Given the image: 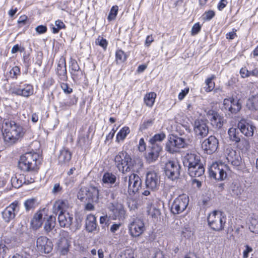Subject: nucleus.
I'll use <instances>...</instances> for the list:
<instances>
[{
  "mask_svg": "<svg viewBox=\"0 0 258 258\" xmlns=\"http://www.w3.org/2000/svg\"><path fill=\"white\" fill-rule=\"evenodd\" d=\"M3 131L4 140L8 146L16 143L24 135V130L19 123L14 121H6Z\"/></svg>",
  "mask_w": 258,
  "mask_h": 258,
  "instance_id": "obj_1",
  "label": "nucleus"
},
{
  "mask_svg": "<svg viewBox=\"0 0 258 258\" xmlns=\"http://www.w3.org/2000/svg\"><path fill=\"white\" fill-rule=\"evenodd\" d=\"M68 207V203L64 200L56 201L53 206V212L56 215L58 214V221L62 227H69L72 222L73 217L68 213H66Z\"/></svg>",
  "mask_w": 258,
  "mask_h": 258,
  "instance_id": "obj_2",
  "label": "nucleus"
},
{
  "mask_svg": "<svg viewBox=\"0 0 258 258\" xmlns=\"http://www.w3.org/2000/svg\"><path fill=\"white\" fill-rule=\"evenodd\" d=\"M39 155L35 152H27L21 156L18 162L19 168L24 171H35L40 163Z\"/></svg>",
  "mask_w": 258,
  "mask_h": 258,
  "instance_id": "obj_3",
  "label": "nucleus"
},
{
  "mask_svg": "<svg viewBox=\"0 0 258 258\" xmlns=\"http://www.w3.org/2000/svg\"><path fill=\"white\" fill-rule=\"evenodd\" d=\"M207 220L211 229L220 231L224 228L226 217L223 212L214 211L209 215Z\"/></svg>",
  "mask_w": 258,
  "mask_h": 258,
  "instance_id": "obj_4",
  "label": "nucleus"
},
{
  "mask_svg": "<svg viewBox=\"0 0 258 258\" xmlns=\"http://www.w3.org/2000/svg\"><path fill=\"white\" fill-rule=\"evenodd\" d=\"M160 184V177L155 171H149L146 174L145 185L147 189L144 190L142 195L147 196L150 195V191L157 190Z\"/></svg>",
  "mask_w": 258,
  "mask_h": 258,
  "instance_id": "obj_5",
  "label": "nucleus"
},
{
  "mask_svg": "<svg viewBox=\"0 0 258 258\" xmlns=\"http://www.w3.org/2000/svg\"><path fill=\"white\" fill-rule=\"evenodd\" d=\"M187 145L185 139L177 136L171 135L168 137L165 149L169 153H174L179 152L180 149L185 148Z\"/></svg>",
  "mask_w": 258,
  "mask_h": 258,
  "instance_id": "obj_6",
  "label": "nucleus"
},
{
  "mask_svg": "<svg viewBox=\"0 0 258 258\" xmlns=\"http://www.w3.org/2000/svg\"><path fill=\"white\" fill-rule=\"evenodd\" d=\"M189 203L188 197L183 194L175 198L171 206V212L174 215L179 214L187 208Z\"/></svg>",
  "mask_w": 258,
  "mask_h": 258,
  "instance_id": "obj_7",
  "label": "nucleus"
},
{
  "mask_svg": "<svg viewBox=\"0 0 258 258\" xmlns=\"http://www.w3.org/2000/svg\"><path fill=\"white\" fill-rule=\"evenodd\" d=\"M124 184L127 185L128 192L136 193L142 188V180L139 176L133 173L128 177L125 176L122 178Z\"/></svg>",
  "mask_w": 258,
  "mask_h": 258,
  "instance_id": "obj_8",
  "label": "nucleus"
},
{
  "mask_svg": "<svg viewBox=\"0 0 258 258\" xmlns=\"http://www.w3.org/2000/svg\"><path fill=\"white\" fill-rule=\"evenodd\" d=\"M12 94L18 96L28 97L33 94V87L28 84H23L22 82L16 84L10 88Z\"/></svg>",
  "mask_w": 258,
  "mask_h": 258,
  "instance_id": "obj_9",
  "label": "nucleus"
},
{
  "mask_svg": "<svg viewBox=\"0 0 258 258\" xmlns=\"http://www.w3.org/2000/svg\"><path fill=\"white\" fill-rule=\"evenodd\" d=\"M109 216L113 220H123L125 217V211L123 205L118 202L111 203L108 206Z\"/></svg>",
  "mask_w": 258,
  "mask_h": 258,
  "instance_id": "obj_10",
  "label": "nucleus"
},
{
  "mask_svg": "<svg viewBox=\"0 0 258 258\" xmlns=\"http://www.w3.org/2000/svg\"><path fill=\"white\" fill-rule=\"evenodd\" d=\"M180 166L176 161H169L164 167L166 176L168 178L174 180L177 179L180 175Z\"/></svg>",
  "mask_w": 258,
  "mask_h": 258,
  "instance_id": "obj_11",
  "label": "nucleus"
},
{
  "mask_svg": "<svg viewBox=\"0 0 258 258\" xmlns=\"http://www.w3.org/2000/svg\"><path fill=\"white\" fill-rule=\"evenodd\" d=\"M222 110L230 114H236L241 108L239 100L229 97L224 99Z\"/></svg>",
  "mask_w": 258,
  "mask_h": 258,
  "instance_id": "obj_12",
  "label": "nucleus"
},
{
  "mask_svg": "<svg viewBox=\"0 0 258 258\" xmlns=\"http://www.w3.org/2000/svg\"><path fill=\"white\" fill-rule=\"evenodd\" d=\"M19 210V202L15 201L8 206L2 212L3 219L6 222L9 223L15 218Z\"/></svg>",
  "mask_w": 258,
  "mask_h": 258,
  "instance_id": "obj_13",
  "label": "nucleus"
},
{
  "mask_svg": "<svg viewBox=\"0 0 258 258\" xmlns=\"http://www.w3.org/2000/svg\"><path fill=\"white\" fill-rule=\"evenodd\" d=\"M227 167L223 165H213L209 169V176L218 180H223L227 177Z\"/></svg>",
  "mask_w": 258,
  "mask_h": 258,
  "instance_id": "obj_14",
  "label": "nucleus"
},
{
  "mask_svg": "<svg viewBox=\"0 0 258 258\" xmlns=\"http://www.w3.org/2000/svg\"><path fill=\"white\" fill-rule=\"evenodd\" d=\"M219 146V140L214 136H210L202 144V148L208 154L215 153Z\"/></svg>",
  "mask_w": 258,
  "mask_h": 258,
  "instance_id": "obj_15",
  "label": "nucleus"
},
{
  "mask_svg": "<svg viewBox=\"0 0 258 258\" xmlns=\"http://www.w3.org/2000/svg\"><path fill=\"white\" fill-rule=\"evenodd\" d=\"M129 232L132 237L140 236L145 230L143 221L140 219H134L128 225Z\"/></svg>",
  "mask_w": 258,
  "mask_h": 258,
  "instance_id": "obj_16",
  "label": "nucleus"
},
{
  "mask_svg": "<svg viewBox=\"0 0 258 258\" xmlns=\"http://www.w3.org/2000/svg\"><path fill=\"white\" fill-rule=\"evenodd\" d=\"M194 132L196 135L200 138L206 137L209 133V127L207 120L203 119H197L195 121Z\"/></svg>",
  "mask_w": 258,
  "mask_h": 258,
  "instance_id": "obj_17",
  "label": "nucleus"
},
{
  "mask_svg": "<svg viewBox=\"0 0 258 258\" xmlns=\"http://www.w3.org/2000/svg\"><path fill=\"white\" fill-rule=\"evenodd\" d=\"M206 115L211 125L216 129H220L223 125V117L216 111L210 109L206 112Z\"/></svg>",
  "mask_w": 258,
  "mask_h": 258,
  "instance_id": "obj_18",
  "label": "nucleus"
},
{
  "mask_svg": "<svg viewBox=\"0 0 258 258\" xmlns=\"http://www.w3.org/2000/svg\"><path fill=\"white\" fill-rule=\"evenodd\" d=\"M225 156L227 161L234 166H238L241 163V158L239 153L231 148H227L225 151Z\"/></svg>",
  "mask_w": 258,
  "mask_h": 258,
  "instance_id": "obj_19",
  "label": "nucleus"
},
{
  "mask_svg": "<svg viewBox=\"0 0 258 258\" xmlns=\"http://www.w3.org/2000/svg\"><path fill=\"white\" fill-rule=\"evenodd\" d=\"M162 151V146L161 145L150 146L149 148L145 154V159L148 163L155 162L157 160L160 152Z\"/></svg>",
  "mask_w": 258,
  "mask_h": 258,
  "instance_id": "obj_20",
  "label": "nucleus"
},
{
  "mask_svg": "<svg viewBox=\"0 0 258 258\" xmlns=\"http://www.w3.org/2000/svg\"><path fill=\"white\" fill-rule=\"evenodd\" d=\"M38 249L41 252L49 253L52 249V243L46 237L40 236L36 241Z\"/></svg>",
  "mask_w": 258,
  "mask_h": 258,
  "instance_id": "obj_21",
  "label": "nucleus"
},
{
  "mask_svg": "<svg viewBox=\"0 0 258 258\" xmlns=\"http://www.w3.org/2000/svg\"><path fill=\"white\" fill-rule=\"evenodd\" d=\"M45 220L44 225L45 232L50 237H55L57 233V229L55 228V217L47 215Z\"/></svg>",
  "mask_w": 258,
  "mask_h": 258,
  "instance_id": "obj_22",
  "label": "nucleus"
},
{
  "mask_svg": "<svg viewBox=\"0 0 258 258\" xmlns=\"http://www.w3.org/2000/svg\"><path fill=\"white\" fill-rule=\"evenodd\" d=\"M60 236L58 246L62 255H65L69 250V243L68 239L69 233L67 231L61 230L59 232Z\"/></svg>",
  "mask_w": 258,
  "mask_h": 258,
  "instance_id": "obj_23",
  "label": "nucleus"
},
{
  "mask_svg": "<svg viewBox=\"0 0 258 258\" xmlns=\"http://www.w3.org/2000/svg\"><path fill=\"white\" fill-rule=\"evenodd\" d=\"M183 164L185 167H190L202 164L201 162V157L199 155L194 153H187L183 159Z\"/></svg>",
  "mask_w": 258,
  "mask_h": 258,
  "instance_id": "obj_24",
  "label": "nucleus"
},
{
  "mask_svg": "<svg viewBox=\"0 0 258 258\" xmlns=\"http://www.w3.org/2000/svg\"><path fill=\"white\" fill-rule=\"evenodd\" d=\"M128 154L126 152H120L114 158L116 166L119 171L124 173V168L128 160Z\"/></svg>",
  "mask_w": 258,
  "mask_h": 258,
  "instance_id": "obj_25",
  "label": "nucleus"
},
{
  "mask_svg": "<svg viewBox=\"0 0 258 258\" xmlns=\"http://www.w3.org/2000/svg\"><path fill=\"white\" fill-rule=\"evenodd\" d=\"M238 128L245 136L250 137L253 136L255 127L245 120H241L238 123Z\"/></svg>",
  "mask_w": 258,
  "mask_h": 258,
  "instance_id": "obj_26",
  "label": "nucleus"
},
{
  "mask_svg": "<svg viewBox=\"0 0 258 258\" xmlns=\"http://www.w3.org/2000/svg\"><path fill=\"white\" fill-rule=\"evenodd\" d=\"M56 72L61 81H66L67 80L66 59L63 57L60 58L58 61Z\"/></svg>",
  "mask_w": 258,
  "mask_h": 258,
  "instance_id": "obj_27",
  "label": "nucleus"
},
{
  "mask_svg": "<svg viewBox=\"0 0 258 258\" xmlns=\"http://www.w3.org/2000/svg\"><path fill=\"white\" fill-rule=\"evenodd\" d=\"M46 216L44 210L39 211L35 214L31 222L33 228L37 229L40 227L43 221L45 220Z\"/></svg>",
  "mask_w": 258,
  "mask_h": 258,
  "instance_id": "obj_28",
  "label": "nucleus"
},
{
  "mask_svg": "<svg viewBox=\"0 0 258 258\" xmlns=\"http://www.w3.org/2000/svg\"><path fill=\"white\" fill-rule=\"evenodd\" d=\"M129 158L127 162L126 163V167L124 168V173L130 171H138L143 165V162L140 160H135L132 159L130 155H128Z\"/></svg>",
  "mask_w": 258,
  "mask_h": 258,
  "instance_id": "obj_29",
  "label": "nucleus"
},
{
  "mask_svg": "<svg viewBox=\"0 0 258 258\" xmlns=\"http://www.w3.org/2000/svg\"><path fill=\"white\" fill-rule=\"evenodd\" d=\"M189 175L192 177H202L205 172L203 164L190 167L188 168Z\"/></svg>",
  "mask_w": 258,
  "mask_h": 258,
  "instance_id": "obj_30",
  "label": "nucleus"
},
{
  "mask_svg": "<svg viewBox=\"0 0 258 258\" xmlns=\"http://www.w3.org/2000/svg\"><path fill=\"white\" fill-rule=\"evenodd\" d=\"M96 217L93 215H88L87 217L85 223V229L86 231L88 232H92L96 230Z\"/></svg>",
  "mask_w": 258,
  "mask_h": 258,
  "instance_id": "obj_31",
  "label": "nucleus"
},
{
  "mask_svg": "<svg viewBox=\"0 0 258 258\" xmlns=\"http://www.w3.org/2000/svg\"><path fill=\"white\" fill-rule=\"evenodd\" d=\"M228 134L230 140L235 143H238L241 141V136L239 128L231 127L228 130Z\"/></svg>",
  "mask_w": 258,
  "mask_h": 258,
  "instance_id": "obj_32",
  "label": "nucleus"
},
{
  "mask_svg": "<svg viewBox=\"0 0 258 258\" xmlns=\"http://www.w3.org/2000/svg\"><path fill=\"white\" fill-rule=\"evenodd\" d=\"M116 180V176L111 172H106L103 175L102 181L103 184L111 185Z\"/></svg>",
  "mask_w": 258,
  "mask_h": 258,
  "instance_id": "obj_33",
  "label": "nucleus"
},
{
  "mask_svg": "<svg viewBox=\"0 0 258 258\" xmlns=\"http://www.w3.org/2000/svg\"><path fill=\"white\" fill-rule=\"evenodd\" d=\"M71 159V154L70 152L65 148L60 151L58 156V161L60 163H66L68 162Z\"/></svg>",
  "mask_w": 258,
  "mask_h": 258,
  "instance_id": "obj_34",
  "label": "nucleus"
},
{
  "mask_svg": "<svg viewBox=\"0 0 258 258\" xmlns=\"http://www.w3.org/2000/svg\"><path fill=\"white\" fill-rule=\"evenodd\" d=\"M11 183L13 187L19 188L23 183H26L25 179L23 175H16L11 178Z\"/></svg>",
  "mask_w": 258,
  "mask_h": 258,
  "instance_id": "obj_35",
  "label": "nucleus"
},
{
  "mask_svg": "<svg viewBox=\"0 0 258 258\" xmlns=\"http://www.w3.org/2000/svg\"><path fill=\"white\" fill-rule=\"evenodd\" d=\"M165 134L161 133L160 134H155L153 137L149 140V144L151 146H154V145H161L158 142L162 141L165 138Z\"/></svg>",
  "mask_w": 258,
  "mask_h": 258,
  "instance_id": "obj_36",
  "label": "nucleus"
},
{
  "mask_svg": "<svg viewBox=\"0 0 258 258\" xmlns=\"http://www.w3.org/2000/svg\"><path fill=\"white\" fill-rule=\"evenodd\" d=\"M71 68L72 70V78L74 81L79 80L78 73L80 70V67L75 60H72L71 61Z\"/></svg>",
  "mask_w": 258,
  "mask_h": 258,
  "instance_id": "obj_37",
  "label": "nucleus"
},
{
  "mask_svg": "<svg viewBox=\"0 0 258 258\" xmlns=\"http://www.w3.org/2000/svg\"><path fill=\"white\" fill-rule=\"evenodd\" d=\"M215 78V76L212 75L211 77L207 78L205 81L206 86L204 87L206 92H211L215 88V84L213 80Z\"/></svg>",
  "mask_w": 258,
  "mask_h": 258,
  "instance_id": "obj_38",
  "label": "nucleus"
},
{
  "mask_svg": "<svg viewBox=\"0 0 258 258\" xmlns=\"http://www.w3.org/2000/svg\"><path fill=\"white\" fill-rule=\"evenodd\" d=\"M156 97V93L150 92L147 94L144 97V102L147 106L152 107L154 103Z\"/></svg>",
  "mask_w": 258,
  "mask_h": 258,
  "instance_id": "obj_39",
  "label": "nucleus"
},
{
  "mask_svg": "<svg viewBox=\"0 0 258 258\" xmlns=\"http://www.w3.org/2000/svg\"><path fill=\"white\" fill-rule=\"evenodd\" d=\"M37 201L36 198L27 199L24 202V206L27 211L34 209L37 205Z\"/></svg>",
  "mask_w": 258,
  "mask_h": 258,
  "instance_id": "obj_40",
  "label": "nucleus"
},
{
  "mask_svg": "<svg viewBox=\"0 0 258 258\" xmlns=\"http://www.w3.org/2000/svg\"><path fill=\"white\" fill-rule=\"evenodd\" d=\"M130 133V130L128 127L124 126L122 128L116 135V141L119 142L120 140H124L126 136Z\"/></svg>",
  "mask_w": 258,
  "mask_h": 258,
  "instance_id": "obj_41",
  "label": "nucleus"
},
{
  "mask_svg": "<svg viewBox=\"0 0 258 258\" xmlns=\"http://www.w3.org/2000/svg\"><path fill=\"white\" fill-rule=\"evenodd\" d=\"M249 229L251 232L258 234V217L251 219L249 224Z\"/></svg>",
  "mask_w": 258,
  "mask_h": 258,
  "instance_id": "obj_42",
  "label": "nucleus"
},
{
  "mask_svg": "<svg viewBox=\"0 0 258 258\" xmlns=\"http://www.w3.org/2000/svg\"><path fill=\"white\" fill-rule=\"evenodd\" d=\"M50 28L52 30V32L54 34L57 33L59 31L65 28V25L60 20H57L55 22V25H51Z\"/></svg>",
  "mask_w": 258,
  "mask_h": 258,
  "instance_id": "obj_43",
  "label": "nucleus"
},
{
  "mask_svg": "<svg viewBox=\"0 0 258 258\" xmlns=\"http://www.w3.org/2000/svg\"><path fill=\"white\" fill-rule=\"evenodd\" d=\"M134 252L132 249H126L121 252L117 258H134Z\"/></svg>",
  "mask_w": 258,
  "mask_h": 258,
  "instance_id": "obj_44",
  "label": "nucleus"
},
{
  "mask_svg": "<svg viewBox=\"0 0 258 258\" xmlns=\"http://www.w3.org/2000/svg\"><path fill=\"white\" fill-rule=\"evenodd\" d=\"M116 61L117 63L123 62L126 59L124 52L121 50H118L116 52Z\"/></svg>",
  "mask_w": 258,
  "mask_h": 258,
  "instance_id": "obj_45",
  "label": "nucleus"
},
{
  "mask_svg": "<svg viewBox=\"0 0 258 258\" xmlns=\"http://www.w3.org/2000/svg\"><path fill=\"white\" fill-rule=\"evenodd\" d=\"M154 121V119L151 118L144 120L140 125V131H143L150 127L153 125Z\"/></svg>",
  "mask_w": 258,
  "mask_h": 258,
  "instance_id": "obj_46",
  "label": "nucleus"
},
{
  "mask_svg": "<svg viewBox=\"0 0 258 258\" xmlns=\"http://www.w3.org/2000/svg\"><path fill=\"white\" fill-rule=\"evenodd\" d=\"M20 73V69L18 66L13 67L10 71V76L12 79H17Z\"/></svg>",
  "mask_w": 258,
  "mask_h": 258,
  "instance_id": "obj_47",
  "label": "nucleus"
},
{
  "mask_svg": "<svg viewBox=\"0 0 258 258\" xmlns=\"http://www.w3.org/2000/svg\"><path fill=\"white\" fill-rule=\"evenodd\" d=\"M118 10V7L117 6H114L112 7L107 18L108 21H111L115 19L117 14Z\"/></svg>",
  "mask_w": 258,
  "mask_h": 258,
  "instance_id": "obj_48",
  "label": "nucleus"
},
{
  "mask_svg": "<svg viewBox=\"0 0 258 258\" xmlns=\"http://www.w3.org/2000/svg\"><path fill=\"white\" fill-rule=\"evenodd\" d=\"M215 16V13L212 10L205 12L202 16L204 21H210Z\"/></svg>",
  "mask_w": 258,
  "mask_h": 258,
  "instance_id": "obj_49",
  "label": "nucleus"
},
{
  "mask_svg": "<svg viewBox=\"0 0 258 258\" xmlns=\"http://www.w3.org/2000/svg\"><path fill=\"white\" fill-rule=\"evenodd\" d=\"M96 44L101 46L104 50L106 49L107 46V42L105 39L103 37H99L96 40Z\"/></svg>",
  "mask_w": 258,
  "mask_h": 258,
  "instance_id": "obj_50",
  "label": "nucleus"
},
{
  "mask_svg": "<svg viewBox=\"0 0 258 258\" xmlns=\"http://www.w3.org/2000/svg\"><path fill=\"white\" fill-rule=\"evenodd\" d=\"M201 26L199 24V23H196L192 26L191 31V34L192 35H197L201 30Z\"/></svg>",
  "mask_w": 258,
  "mask_h": 258,
  "instance_id": "obj_51",
  "label": "nucleus"
},
{
  "mask_svg": "<svg viewBox=\"0 0 258 258\" xmlns=\"http://www.w3.org/2000/svg\"><path fill=\"white\" fill-rule=\"evenodd\" d=\"M54 83V80L52 78H47L43 83V87L45 88L48 89Z\"/></svg>",
  "mask_w": 258,
  "mask_h": 258,
  "instance_id": "obj_52",
  "label": "nucleus"
},
{
  "mask_svg": "<svg viewBox=\"0 0 258 258\" xmlns=\"http://www.w3.org/2000/svg\"><path fill=\"white\" fill-rule=\"evenodd\" d=\"M138 149L141 152H144L146 149V144L143 138L140 139L139 141Z\"/></svg>",
  "mask_w": 258,
  "mask_h": 258,
  "instance_id": "obj_53",
  "label": "nucleus"
},
{
  "mask_svg": "<svg viewBox=\"0 0 258 258\" xmlns=\"http://www.w3.org/2000/svg\"><path fill=\"white\" fill-rule=\"evenodd\" d=\"M8 250V248L5 245L0 244V258H4Z\"/></svg>",
  "mask_w": 258,
  "mask_h": 258,
  "instance_id": "obj_54",
  "label": "nucleus"
},
{
  "mask_svg": "<svg viewBox=\"0 0 258 258\" xmlns=\"http://www.w3.org/2000/svg\"><path fill=\"white\" fill-rule=\"evenodd\" d=\"M231 189L232 194L234 195L238 196L241 193V189L239 188V186L236 184H233L231 186Z\"/></svg>",
  "mask_w": 258,
  "mask_h": 258,
  "instance_id": "obj_55",
  "label": "nucleus"
},
{
  "mask_svg": "<svg viewBox=\"0 0 258 258\" xmlns=\"http://www.w3.org/2000/svg\"><path fill=\"white\" fill-rule=\"evenodd\" d=\"M60 86L62 90L66 94H70L72 92V89L69 87L68 84L62 83Z\"/></svg>",
  "mask_w": 258,
  "mask_h": 258,
  "instance_id": "obj_56",
  "label": "nucleus"
},
{
  "mask_svg": "<svg viewBox=\"0 0 258 258\" xmlns=\"http://www.w3.org/2000/svg\"><path fill=\"white\" fill-rule=\"evenodd\" d=\"M240 74L242 78L249 77V71L245 68H242L240 70Z\"/></svg>",
  "mask_w": 258,
  "mask_h": 258,
  "instance_id": "obj_57",
  "label": "nucleus"
},
{
  "mask_svg": "<svg viewBox=\"0 0 258 258\" xmlns=\"http://www.w3.org/2000/svg\"><path fill=\"white\" fill-rule=\"evenodd\" d=\"M245 249L243 252V257L247 258L248 257V254L252 252L253 249L252 247L248 245H245Z\"/></svg>",
  "mask_w": 258,
  "mask_h": 258,
  "instance_id": "obj_58",
  "label": "nucleus"
},
{
  "mask_svg": "<svg viewBox=\"0 0 258 258\" xmlns=\"http://www.w3.org/2000/svg\"><path fill=\"white\" fill-rule=\"evenodd\" d=\"M47 27L44 25H39L36 28V31L39 34H43L47 31Z\"/></svg>",
  "mask_w": 258,
  "mask_h": 258,
  "instance_id": "obj_59",
  "label": "nucleus"
},
{
  "mask_svg": "<svg viewBox=\"0 0 258 258\" xmlns=\"http://www.w3.org/2000/svg\"><path fill=\"white\" fill-rule=\"evenodd\" d=\"M27 21V17L25 15L21 16L18 20V23L20 25V26H24L26 24Z\"/></svg>",
  "mask_w": 258,
  "mask_h": 258,
  "instance_id": "obj_60",
  "label": "nucleus"
},
{
  "mask_svg": "<svg viewBox=\"0 0 258 258\" xmlns=\"http://www.w3.org/2000/svg\"><path fill=\"white\" fill-rule=\"evenodd\" d=\"M189 92V88H185L184 90H182L181 92L178 94V99L180 100H182L186 96V95Z\"/></svg>",
  "mask_w": 258,
  "mask_h": 258,
  "instance_id": "obj_61",
  "label": "nucleus"
},
{
  "mask_svg": "<svg viewBox=\"0 0 258 258\" xmlns=\"http://www.w3.org/2000/svg\"><path fill=\"white\" fill-rule=\"evenodd\" d=\"M227 2L226 0H220V2L218 5V9L219 10L221 11L226 6Z\"/></svg>",
  "mask_w": 258,
  "mask_h": 258,
  "instance_id": "obj_62",
  "label": "nucleus"
},
{
  "mask_svg": "<svg viewBox=\"0 0 258 258\" xmlns=\"http://www.w3.org/2000/svg\"><path fill=\"white\" fill-rule=\"evenodd\" d=\"M182 235L183 237L188 238L193 235V233L188 228H185L184 231H183Z\"/></svg>",
  "mask_w": 258,
  "mask_h": 258,
  "instance_id": "obj_63",
  "label": "nucleus"
},
{
  "mask_svg": "<svg viewBox=\"0 0 258 258\" xmlns=\"http://www.w3.org/2000/svg\"><path fill=\"white\" fill-rule=\"evenodd\" d=\"M153 258H164V255L162 251L157 250L155 252Z\"/></svg>",
  "mask_w": 258,
  "mask_h": 258,
  "instance_id": "obj_64",
  "label": "nucleus"
}]
</instances>
